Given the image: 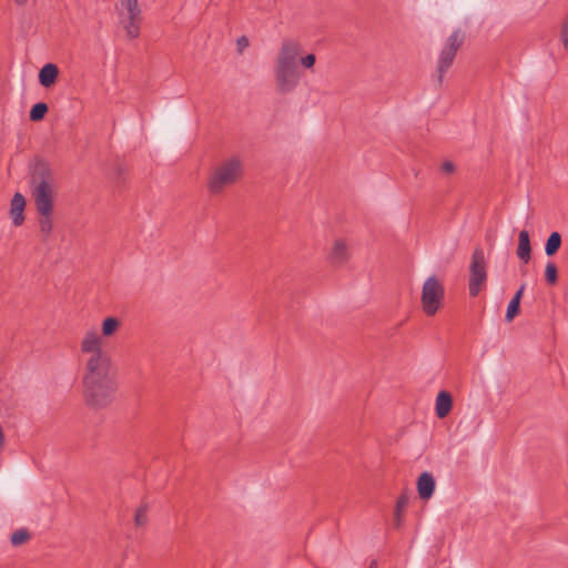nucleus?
<instances>
[{"label":"nucleus","instance_id":"1","mask_svg":"<svg viewBox=\"0 0 568 568\" xmlns=\"http://www.w3.org/2000/svg\"><path fill=\"white\" fill-rule=\"evenodd\" d=\"M122 326L115 316L104 317L101 331L87 328L79 342V356L83 365L82 394L92 408L109 406L116 393V379L112 357L105 348L106 339L114 337Z\"/></svg>","mask_w":568,"mask_h":568},{"label":"nucleus","instance_id":"2","mask_svg":"<svg viewBox=\"0 0 568 568\" xmlns=\"http://www.w3.org/2000/svg\"><path fill=\"white\" fill-rule=\"evenodd\" d=\"M302 49V44L295 40L283 41L278 49L274 75L276 88L282 93L292 92L300 83L298 59Z\"/></svg>","mask_w":568,"mask_h":568},{"label":"nucleus","instance_id":"3","mask_svg":"<svg viewBox=\"0 0 568 568\" xmlns=\"http://www.w3.org/2000/svg\"><path fill=\"white\" fill-rule=\"evenodd\" d=\"M243 174V162L239 156H230L215 164L207 176L206 186L212 195L222 194L235 184Z\"/></svg>","mask_w":568,"mask_h":568},{"label":"nucleus","instance_id":"4","mask_svg":"<svg viewBox=\"0 0 568 568\" xmlns=\"http://www.w3.org/2000/svg\"><path fill=\"white\" fill-rule=\"evenodd\" d=\"M31 197L37 212H53L57 190L49 172L34 175L31 180Z\"/></svg>","mask_w":568,"mask_h":568},{"label":"nucleus","instance_id":"5","mask_svg":"<svg viewBox=\"0 0 568 568\" xmlns=\"http://www.w3.org/2000/svg\"><path fill=\"white\" fill-rule=\"evenodd\" d=\"M445 298V287L436 275L428 276L422 286L420 304L427 316H434L442 307Z\"/></svg>","mask_w":568,"mask_h":568},{"label":"nucleus","instance_id":"6","mask_svg":"<svg viewBox=\"0 0 568 568\" xmlns=\"http://www.w3.org/2000/svg\"><path fill=\"white\" fill-rule=\"evenodd\" d=\"M487 281V261L484 250L477 247L471 255L469 265V294L477 296Z\"/></svg>","mask_w":568,"mask_h":568},{"label":"nucleus","instance_id":"7","mask_svg":"<svg viewBox=\"0 0 568 568\" xmlns=\"http://www.w3.org/2000/svg\"><path fill=\"white\" fill-rule=\"evenodd\" d=\"M327 258L333 265L339 266L345 264L349 258V247L346 240L335 239L332 242Z\"/></svg>","mask_w":568,"mask_h":568},{"label":"nucleus","instance_id":"8","mask_svg":"<svg viewBox=\"0 0 568 568\" xmlns=\"http://www.w3.org/2000/svg\"><path fill=\"white\" fill-rule=\"evenodd\" d=\"M142 19V14L118 17L119 26L124 32L126 39L135 40L140 37Z\"/></svg>","mask_w":568,"mask_h":568},{"label":"nucleus","instance_id":"9","mask_svg":"<svg viewBox=\"0 0 568 568\" xmlns=\"http://www.w3.org/2000/svg\"><path fill=\"white\" fill-rule=\"evenodd\" d=\"M416 486L419 498L423 500H428L434 495L436 481L430 473L424 471L417 478Z\"/></svg>","mask_w":568,"mask_h":568},{"label":"nucleus","instance_id":"10","mask_svg":"<svg viewBox=\"0 0 568 568\" xmlns=\"http://www.w3.org/2000/svg\"><path fill=\"white\" fill-rule=\"evenodd\" d=\"M59 73H60V71H59V68L57 64L51 63V62L45 63L39 70L38 81L41 87H43L45 89H50L57 83Z\"/></svg>","mask_w":568,"mask_h":568},{"label":"nucleus","instance_id":"11","mask_svg":"<svg viewBox=\"0 0 568 568\" xmlns=\"http://www.w3.org/2000/svg\"><path fill=\"white\" fill-rule=\"evenodd\" d=\"M26 197L21 193H16L10 203V216L14 226H20L24 222Z\"/></svg>","mask_w":568,"mask_h":568},{"label":"nucleus","instance_id":"12","mask_svg":"<svg viewBox=\"0 0 568 568\" xmlns=\"http://www.w3.org/2000/svg\"><path fill=\"white\" fill-rule=\"evenodd\" d=\"M114 9L116 17L142 14L139 0H116Z\"/></svg>","mask_w":568,"mask_h":568},{"label":"nucleus","instance_id":"13","mask_svg":"<svg viewBox=\"0 0 568 568\" xmlns=\"http://www.w3.org/2000/svg\"><path fill=\"white\" fill-rule=\"evenodd\" d=\"M453 399L448 392L442 390L437 394L435 412L438 418H445L452 410Z\"/></svg>","mask_w":568,"mask_h":568},{"label":"nucleus","instance_id":"14","mask_svg":"<svg viewBox=\"0 0 568 568\" xmlns=\"http://www.w3.org/2000/svg\"><path fill=\"white\" fill-rule=\"evenodd\" d=\"M457 52L446 49L443 47L438 61H437V71H438V81L442 82L444 74L448 71L450 65L454 62L455 55Z\"/></svg>","mask_w":568,"mask_h":568},{"label":"nucleus","instance_id":"15","mask_svg":"<svg viewBox=\"0 0 568 568\" xmlns=\"http://www.w3.org/2000/svg\"><path fill=\"white\" fill-rule=\"evenodd\" d=\"M530 239L529 233L525 230L520 231L518 234V246H517V256L524 263H528L530 260Z\"/></svg>","mask_w":568,"mask_h":568},{"label":"nucleus","instance_id":"16","mask_svg":"<svg viewBox=\"0 0 568 568\" xmlns=\"http://www.w3.org/2000/svg\"><path fill=\"white\" fill-rule=\"evenodd\" d=\"M464 33L460 30H455L452 32V34L447 38L444 48L450 49L455 52L460 48V45L464 42Z\"/></svg>","mask_w":568,"mask_h":568},{"label":"nucleus","instance_id":"17","mask_svg":"<svg viewBox=\"0 0 568 568\" xmlns=\"http://www.w3.org/2000/svg\"><path fill=\"white\" fill-rule=\"evenodd\" d=\"M39 227L43 235H49L53 229L52 215L53 212H39Z\"/></svg>","mask_w":568,"mask_h":568},{"label":"nucleus","instance_id":"18","mask_svg":"<svg viewBox=\"0 0 568 568\" xmlns=\"http://www.w3.org/2000/svg\"><path fill=\"white\" fill-rule=\"evenodd\" d=\"M561 245V235L558 232H552L545 245V253L548 256L554 255Z\"/></svg>","mask_w":568,"mask_h":568},{"label":"nucleus","instance_id":"19","mask_svg":"<svg viewBox=\"0 0 568 568\" xmlns=\"http://www.w3.org/2000/svg\"><path fill=\"white\" fill-rule=\"evenodd\" d=\"M48 112V105L43 102L34 104L30 110V119L32 121H40Z\"/></svg>","mask_w":568,"mask_h":568},{"label":"nucleus","instance_id":"20","mask_svg":"<svg viewBox=\"0 0 568 568\" xmlns=\"http://www.w3.org/2000/svg\"><path fill=\"white\" fill-rule=\"evenodd\" d=\"M557 267L554 263L549 262L545 268V278L547 283L555 284L557 282Z\"/></svg>","mask_w":568,"mask_h":568},{"label":"nucleus","instance_id":"21","mask_svg":"<svg viewBox=\"0 0 568 568\" xmlns=\"http://www.w3.org/2000/svg\"><path fill=\"white\" fill-rule=\"evenodd\" d=\"M519 305L520 303L518 302L517 298H511L507 306L506 321L511 322L514 320V317L519 312Z\"/></svg>","mask_w":568,"mask_h":568},{"label":"nucleus","instance_id":"22","mask_svg":"<svg viewBox=\"0 0 568 568\" xmlns=\"http://www.w3.org/2000/svg\"><path fill=\"white\" fill-rule=\"evenodd\" d=\"M406 505H407L406 497H400L397 500L396 510H395V526L396 527H399L402 524V513H403L404 508L406 507Z\"/></svg>","mask_w":568,"mask_h":568},{"label":"nucleus","instance_id":"23","mask_svg":"<svg viewBox=\"0 0 568 568\" xmlns=\"http://www.w3.org/2000/svg\"><path fill=\"white\" fill-rule=\"evenodd\" d=\"M134 521L136 526H144L148 521V509L146 506H141L136 509Z\"/></svg>","mask_w":568,"mask_h":568},{"label":"nucleus","instance_id":"24","mask_svg":"<svg viewBox=\"0 0 568 568\" xmlns=\"http://www.w3.org/2000/svg\"><path fill=\"white\" fill-rule=\"evenodd\" d=\"M28 538H29V534L26 530H17L11 536V542L14 546H19V545L23 544L24 541H27Z\"/></svg>","mask_w":568,"mask_h":568},{"label":"nucleus","instance_id":"25","mask_svg":"<svg viewBox=\"0 0 568 568\" xmlns=\"http://www.w3.org/2000/svg\"><path fill=\"white\" fill-rule=\"evenodd\" d=\"M560 41L565 49H568V14L564 19L560 28Z\"/></svg>","mask_w":568,"mask_h":568},{"label":"nucleus","instance_id":"26","mask_svg":"<svg viewBox=\"0 0 568 568\" xmlns=\"http://www.w3.org/2000/svg\"><path fill=\"white\" fill-rule=\"evenodd\" d=\"M298 61L305 69H312L316 62V57L313 53H308L305 57L300 55Z\"/></svg>","mask_w":568,"mask_h":568},{"label":"nucleus","instance_id":"27","mask_svg":"<svg viewBox=\"0 0 568 568\" xmlns=\"http://www.w3.org/2000/svg\"><path fill=\"white\" fill-rule=\"evenodd\" d=\"M248 47V39L246 37H241L236 40V50L242 53Z\"/></svg>","mask_w":568,"mask_h":568},{"label":"nucleus","instance_id":"28","mask_svg":"<svg viewBox=\"0 0 568 568\" xmlns=\"http://www.w3.org/2000/svg\"><path fill=\"white\" fill-rule=\"evenodd\" d=\"M442 171L446 174H452L455 171V165L450 161H445L442 164Z\"/></svg>","mask_w":568,"mask_h":568},{"label":"nucleus","instance_id":"29","mask_svg":"<svg viewBox=\"0 0 568 568\" xmlns=\"http://www.w3.org/2000/svg\"><path fill=\"white\" fill-rule=\"evenodd\" d=\"M524 290H525V285H521L520 288L516 292V294H515V296L513 298H517L518 302L520 303V298L523 296Z\"/></svg>","mask_w":568,"mask_h":568},{"label":"nucleus","instance_id":"30","mask_svg":"<svg viewBox=\"0 0 568 568\" xmlns=\"http://www.w3.org/2000/svg\"><path fill=\"white\" fill-rule=\"evenodd\" d=\"M4 446V433L2 427L0 426V453L2 452Z\"/></svg>","mask_w":568,"mask_h":568},{"label":"nucleus","instance_id":"31","mask_svg":"<svg viewBox=\"0 0 568 568\" xmlns=\"http://www.w3.org/2000/svg\"><path fill=\"white\" fill-rule=\"evenodd\" d=\"M18 6H24L29 0H13Z\"/></svg>","mask_w":568,"mask_h":568},{"label":"nucleus","instance_id":"32","mask_svg":"<svg viewBox=\"0 0 568 568\" xmlns=\"http://www.w3.org/2000/svg\"><path fill=\"white\" fill-rule=\"evenodd\" d=\"M369 568H377V562L375 560L371 561Z\"/></svg>","mask_w":568,"mask_h":568}]
</instances>
